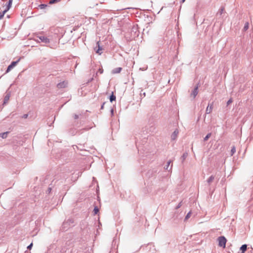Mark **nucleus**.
<instances>
[{
  "label": "nucleus",
  "mask_w": 253,
  "mask_h": 253,
  "mask_svg": "<svg viewBox=\"0 0 253 253\" xmlns=\"http://www.w3.org/2000/svg\"><path fill=\"white\" fill-rule=\"evenodd\" d=\"M8 99H9L8 97L5 96L4 100L5 101V100H7Z\"/></svg>",
  "instance_id": "25"
},
{
  "label": "nucleus",
  "mask_w": 253,
  "mask_h": 253,
  "mask_svg": "<svg viewBox=\"0 0 253 253\" xmlns=\"http://www.w3.org/2000/svg\"><path fill=\"white\" fill-rule=\"evenodd\" d=\"M211 136V133H208L206 136L204 138V140L205 141H207L208 140V139L210 137V136Z\"/></svg>",
  "instance_id": "18"
},
{
  "label": "nucleus",
  "mask_w": 253,
  "mask_h": 253,
  "mask_svg": "<svg viewBox=\"0 0 253 253\" xmlns=\"http://www.w3.org/2000/svg\"><path fill=\"white\" fill-rule=\"evenodd\" d=\"M198 94V86L196 87L191 93V96L194 98Z\"/></svg>",
  "instance_id": "7"
},
{
  "label": "nucleus",
  "mask_w": 253,
  "mask_h": 253,
  "mask_svg": "<svg viewBox=\"0 0 253 253\" xmlns=\"http://www.w3.org/2000/svg\"><path fill=\"white\" fill-rule=\"evenodd\" d=\"M249 24L248 22H246L244 27V30L247 31L249 29Z\"/></svg>",
  "instance_id": "13"
},
{
  "label": "nucleus",
  "mask_w": 253,
  "mask_h": 253,
  "mask_svg": "<svg viewBox=\"0 0 253 253\" xmlns=\"http://www.w3.org/2000/svg\"><path fill=\"white\" fill-rule=\"evenodd\" d=\"M12 2V0H9L8 5L7 6V9H6L7 11L9 9L10 7L11 6Z\"/></svg>",
  "instance_id": "19"
},
{
  "label": "nucleus",
  "mask_w": 253,
  "mask_h": 253,
  "mask_svg": "<svg viewBox=\"0 0 253 253\" xmlns=\"http://www.w3.org/2000/svg\"><path fill=\"white\" fill-rule=\"evenodd\" d=\"M61 0H50L49 2V3L51 4H53L55 3L58 2L60 1Z\"/></svg>",
  "instance_id": "11"
},
{
  "label": "nucleus",
  "mask_w": 253,
  "mask_h": 253,
  "mask_svg": "<svg viewBox=\"0 0 253 253\" xmlns=\"http://www.w3.org/2000/svg\"><path fill=\"white\" fill-rule=\"evenodd\" d=\"M67 85L68 82L66 81H63L61 83L58 84L57 86L58 88H62L67 87Z\"/></svg>",
  "instance_id": "3"
},
{
  "label": "nucleus",
  "mask_w": 253,
  "mask_h": 253,
  "mask_svg": "<svg viewBox=\"0 0 253 253\" xmlns=\"http://www.w3.org/2000/svg\"><path fill=\"white\" fill-rule=\"evenodd\" d=\"M116 100V96L112 94L110 97V100L111 102H112L113 101H114Z\"/></svg>",
  "instance_id": "15"
},
{
  "label": "nucleus",
  "mask_w": 253,
  "mask_h": 253,
  "mask_svg": "<svg viewBox=\"0 0 253 253\" xmlns=\"http://www.w3.org/2000/svg\"><path fill=\"white\" fill-rule=\"evenodd\" d=\"M18 61H19V60H18L17 61L12 62L11 63V64L8 66V67L7 69V70H6V73L9 72L11 70V69H12L14 67H15L16 66V65L17 64V63L18 62Z\"/></svg>",
  "instance_id": "4"
},
{
  "label": "nucleus",
  "mask_w": 253,
  "mask_h": 253,
  "mask_svg": "<svg viewBox=\"0 0 253 253\" xmlns=\"http://www.w3.org/2000/svg\"><path fill=\"white\" fill-rule=\"evenodd\" d=\"M33 246V244L31 243L29 246H28L27 248L29 250H30Z\"/></svg>",
  "instance_id": "22"
},
{
  "label": "nucleus",
  "mask_w": 253,
  "mask_h": 253,
  "mask_svg": "<svg viewBox=\"0 0 253 253\" xmlns=\"http://www.w3.org/2000/svg\"><path fill=\"white\" fill-rule=\"evenodd\" d=\"M190 216H191V212H189L186 215V216L185 217V219H187L188 218H189L190 217Z\"/></svg>",
  "instance_id": "20"
},
{
  "label": "nucleus",
  "mask_w": 253,
  "mask_h": 253,
  "mask_svg": "<svg viewBox=\"0 0 253 253\" xmlns=\"http://www.w3.org/2000/svg\"><path fill=\"white\" fill-rule=\"evenodd\" d=\"M178 132H179L177 129L175 130L173 132V133L171 135V138L172 139H175L177 136Z\"/></svg>",
  "instance_id": "6"
},
{
  "label": "nucleus",
  "mask_w": 253,
  "mask_h": 253,
  "mask_svg": "<svg viewBox=\"0 0 253 253\" xmlns=\"http://www.w3.org/2000/svg\"><path fill=\"white\" fill-rule=\"evenodd\" d=\"M236 152L235 147L233 146L231 150V155L232 156Z\"/></svg>",
  "instance_id": "16"
},
{
  "label": "nucleus",
  "mask_w": 253,
  "mask_h": 253,
  "mask_svg": "<svg viewBox=\"0 0 253 253\" xmlns=\"http://www.w3.org/2000/svg\"><path fill=\"white\" fill-rule=\"evenodd\" d=\"M6 133H2L1 134V137L2 138H5L6 137Z\"/></svg>",
  "instance_id": "23"
},
{
  "label": "nucleus",
  "mask_w": 253,
  "mask_h": 253,
  "mask_svg": "<svg viewBox=\"0 0 253 253\" xmlns=\"http://www.w3.org/2000/svg\"><path fill=\"white\" fill-rule=\"evenodd\" d=\"M240 250L242 251V253H244L245 251L247 250V245H243L241 248Z\"/></svg>",
  "instance_id": "9"
},
{
  "label": "nucleus",
  "mask_w": 253,
  "mask_h": 253,
  "mask_svg": "<svg viewBox=\"0 0 253 253\" xmlns=\"http://www.w3.org/2000/svg\"><path fill=\"white\" fill-rule=\"evenodd\" d=\"M218 241L219 246L222 247L223 248H225L227 240L224 237L220 236L218 237Z\"/></svg>",
  "instance_id": "1"
},
{
  "label": "nucleus",
  "mask_w": 253,
  "mask_h": 253,
  "mask_svg": "<svg viewBox=\"0 0 253 253\" xmlns=\"http://www.w3.org/2000/svg\"><path fill=\"white\" fill-rule=\"evenodd\" d=\"M122 68H121V67H118V68H116L115 69H114L113 71H112V73L113 74H117V73H119L121 72V71H122Z\"/></svg>",
  "instance_id": "8"
},
{
  "label": "nucleus",
  "mask_w": 253,
  "mask_h": 253,
  "mask_svg": "<svg viewBox=\"0 0 253 253\" xmlns=\"http://www.w3.org/2000/svg\"><path fill=\"white\" fill-rule=\"evenodd\" d=\"M170 163V161H169L168 163V167H169V165Z\"/></svg>",
  "instance_id": "26"
},
{
  "label": "nucleus",
  "mask_w": 253,
  "mask_h": 253,
  "mask_svg": "<svg viewBox=\"0 0 253 253\" xmlns=\"http://www.w3.org/2000/svg\"><path fill=\"white\" fill-rule=\"evenodd\" d=\"M212 108H213V107H212V105H208V107H207V109H206V113L207 114H210L211 113V112H212Z\"/></svg>",
  "instance_id": "5"
},
{
  "label": "nucleus",
  "mask_w": 253,
  "mask_h": 253,
  "mask_svg": "<svg viewBox=\"0 0 253 253\" xmlns=\"http://www.w3.org/2000/svg\"><path fill=\"white\" fill-rule=\"evenodd\" d=\"M99 72L101 74H102V73H103V70H102V69H100V70H99Z\"/></svg>",
  "instance_id": "24"
},
{
  "label": "nucleus",
  "mask_w": 253,
  "mask_h": 253,
  "mask_svg": "<svg viewBox=\"0 0 253 253\" xmlns=\"http://www.w3.org/2000/svg\"><path fill=\"white\" fill-rule=\"evenodd\" d=\"M93 212L94 214H96L99 212V209L97 207H95L93 210Z\"/></svg>",
  "instance_id": "14"
},
{
  "label": "nucleus",
  "mask_w": 253,
  "mask_h": 253,
  "mask_svg": "<svg viewBox=\"0 0 253 253\" xmlns=\"http://www.w3.org/2000/svg\"><path fill=\"white\" fill-rule=\"evenodd\" d=\"M232 99H230L227 102V105H229L230 103H231L232 102Z\"/></svg>",
  "instance_id": "21"
},
{
  "label": "nucleus",
  "mask_w": 253,
  "mask_h": 253,
  "mask_svg": "<svg viewBox=\"0 0 253 253\" xmlns=\"http://www.w3.org/2000/svg\"><path fill=\"white\" fill-rule=\"evenodd\" d=\"M40 39L41 41H42L44 42H48V40L44 37H40Z\"/></svg>",
  "instance_id": "12"
},
{
  "label": "nucleus",
  "mask_w": 253,
  "mask_h": 253,
  "mask_svg": "<svg viewBox=\"0 0 253 253\" xmlns=\"http://www.w3.org/2000/svg\"><path fill=\"white\" fill-rule=\"evenodd\" d=\"M214 179V177L212 175L207 180L208 182L210 184L211 183Z\"/></svg>",
  "instance_id": "10"
},
{
  "label": "nucleus",
  "mask_w": 253,
  "mask_h": 253,
  "mask_svg": "<svg viewBox=\"0 0 253 253\" xmlns=\"http://www.w3.org/2000/svg\"><path fill=\"white\" fill-rule=\"evenodd\" d=\"M6 11H7V10H5L2 12H0V19H1L3 17L4 14L5 13V12Z\"/></svg>",
  "instance_id": "17"
},
{
  "label": "nucleus",
  "mask_w": 253,
  "mask_h": 253,
  "mask_svg": "<svg viewBox=\"0 0 253 253\" xmlns=\"http://www.w3.org/2000/svg\"><path fill=\"white\" fill-rule=\"evenodd\" d=\"M94 50L95 51L96 53L98 54L99 55L102 54V48L100 46L99 41L97 42V46L96 47H94Z\"/></svg>",
  "instance_id": "2"
}]
</instances>
